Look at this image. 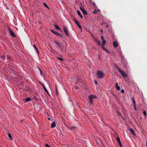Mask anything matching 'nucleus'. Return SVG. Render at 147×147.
Returning a JSON list of instances; mask_svg holds the SVG:
<instances>
[{"label": "nucleus", "instance_id": "8fccbe9b", "mask_svg": "<svg viewBox=\"0 0 147 147\" xmlns=\"http://www.w3.org/2000/svg\"><path fill=\"white\" fill-rule=\"evenodd\" d=\"M97 10H98V11H100V10L99 9H98Z\"/></svg>", "mask_w": 147, "mask_h": 147}, {"label": "nucleus", "instance_id": "c85d7f7f", "mask_svg": "<svg viewBox=\"0 0 147 147\" xmlns=\"http://www.w3.org/2000/svg\"><path fill=\"white\" fill-rule=\"evenodd\" d=\"M44 5L46 7L49 8L48 6H47V4L45 3H43Z\"/></svg>", "mask_w": 147, "mask_h": 147}, {"label": "nucleus", "instance_id": "dca6fc26", "mask_svg": "<svg viewBox=\"0 0 147 147\" xmlns=\"http://www.w3.org/2000/svg\"><path fill=\"white\" fill-rule=\"evenodd\" d=\"M115 87L118 90H119L120 89V88L119 86H118V83H117L115 85Z\"/></svg>", "mask_w": 147, "mask_h": 147}, {"label": "nucleus", "instance_id": "ea45409f", "mask_svg": "<svg viewBox=\"0 0 147 147\" xmlns=\"http://www.w3.org/2000/svg\"><path fill=\"white\" fill-rule=\"evenodd\" d=\"M104 50V51H105V50H106V49H106L105 48V47H103V49H102Z\"/></svg>", "mask_w": 147, "mask_h": 147}, {"label": "nucleus", "instance_id": "5701e85b", "mask_svg": "<svg viewBox=\"0 0 147 147\" xmlns=\"http://www.w3.org/2000/svg\"><path fill=\"white\" fill-rule=\"evenodd\" d=\"M116 139L117 140V141L118 143L121 142L120 139L119 137H117L116 138Z\"/></svg>", "mask_w": 147, "mask_h": 147}, {"label": "nucleus", "instance_id": "864d4df0", "mask_svg": "<svg viewBox=\"0 0 147 147\" xmlns=\"http://www.w3.org/2000/svg\"><path fill=\"white\" fill-rule=\"evenodd\" d=\"M68 147V146H67V147Z\"/></svg>", "mask_w": 147, "mask_h": 147}, {"label": "nucleus", "instance_id": "c9c22d12", "mask_svg": "<svg viewBox=\"0 0 147 147\" xmlns=\"http://www.w3.org/2000/svg\"><path fill=\"white\" fill-rule=\"evenodd\" d=\"M39 69V71H40V74L41 75L42 74V70L39 68H38Z\"/></svg>", "mask_w": 147, "mask_h": 147}, {"label": "nucleus", "instance_id": "b1692460", "mask_svg": "<svg viewBox=\"0 0 147 147\" xmlns=\"http://www.w3.org/2000/svg\"><path fill=\"white\" fill-rule=\"evenodd\" d=\"M106 41L104 39H103L102 40V45H105L106 43Z\"/></svg>", "mask_w": 147, "mask_h": 147}, {"label": "nucleus", "instance_id": "9d476101", "mask_svg": "<svg viewBox=\"0 0 147 147\" xmlns=\"http://www.w3.org/2000/svg\"><path fill=\"white\" fill-rule=\"evenodd\" d=\"M113 45L114 47L115 48L117 47L118 45V43L117 41H113Z\"/></svg>", "mask_w": 147, "mask_h": 147}, {"label": "nucleus", "instance_id": "6e6552de", "mask_svg": "<svg viewBox=\"0 0 147 147\" xmlns=\"http://www.w3.org/2000/svg\"><path fill=\"white\" fill-rule=\"evenodd\" d=\"M66 48H67V45H66V47L65 48L64 47H60L59 48H60L61 51L65 53L66 50Z\"/></svg>", "mask_w": 147, "mask_h": 147}, {"label": "nucleus", "instance_id": "de8ad7c7", "mask_svg": "<svg viewBox=\"0 0 147 147\" xmlns=\"http://www.w3.org/2000/svg\"><path fill=\"white\" fill-rule=\"evenodd\" d=\"M146 147H147V142H146Z\"/></svg>", "mask_w": 147, "mask_h": 147}, {"label": "nucleus", "instance_id": "473e14b6", "mask_svg": "<svg viewBox=\"0 0 147 147\" xmlns=\"http://www.w3.org/2000/svg\"><path fill=\"white\" fill-rule=\"evenodd\" d=\"M77 26L80 29H82V26H80V24L78 25Z\"/></svg>", "mask_w": 147, "mask_h": 147}, {"label": "nucleus", "instance_id": "09e8293b", "mask_svg": "<svg viewBox=\"0 0 147 147\" xmlns=\"http://www.w3.org/2000/svg\"><path fill=\"white\" fill-rule=\"evenodd\" d=\"M34 98H35L36 100V96H34Z\"/></svg>", "mask_w": 147, "mask_h": 147}, {"label": "nucleus", "instance_id": "c03bdc74", "mask_svg": "<svg viewBox=\"0 0 147 147\" xmlns=\"http://www.w3.org/2000/svg\"><path fill=\"white\" fill-rule=\"evenodd\" d=\"M101 38L102 39V40H103V39H104L103 36H102Z\"/></svg>", "mask_w": 147, "mask_h": 147}, {"label": "nucleus", "instance_id": "f257e3e1", "mask_svg": "<svg viewBox=\"0 0 147 147\" xmlns=\"http://www.w3.org/2000/svg\"><path fill=\"white\" fill-rule=\"evenodd\" d=\"M97 76L99 78H103L104 76V73L101 71L98 70L96 73Z\"/></svg>", "mask_w": 147, "mask_h": 147}, {"label": "nucleus", "instance_id": "aec40b11", "mask_svg": "<svg viewBox=\"0 0 147 147\" xmlns=\"http://www.w3.org/2000/svg\"><path fill=\"white\" fill-rule=\"evenodd\" d=\"M30 98L29 97H27L26 98H25V102H27L30 101Z\"/></svg>", "mask_w": 147, "mask_h": 147}, {"label": "nucleus", "instance_id": "f3484780", "mask_svg": "<svg viewBox=\"0 0 147 147\" xmlns=\"http://www.w3.org/2000/svg\"><path fill=\"white\" fill-rule=\"evenodd\" d=\"M69 128L70 130H73L77 128V127L74 126H71L69 127Z\"/></svg>", "mask_w": 147, "mask_h": 147}, {"label": "nucleus", "instance_id": "20e7f679", "mask_svg": "<svg viewBox=\"0 0 147 147\" xmlns=\"http://www.w3.org/2000/svg\"><path fill=\"white\" fill-rule=\"evenodd\" d=\"M63 29L64 32L66 34V35L67 36H69V34H68V29L67 28L66 26H63Z\"/></svg>", "mask_w": 147, "mask_h": 147}, {"label": "nucleus", "instance_id": "423d86ee", "mask_svg": "<svg viewBox=\"0 0 147 147\" xmlns=\"http://www.w3.org/2000/svg\"><path fill=\"white\" fill-rule=\"evenodd\" d=\"M93 39L94 40L95 42H96V43L99 45H101V44L100 43V42L98 38H96V37H93Z\"/></svg>", "mask_w": 147, "mask_h": 147}, {"label": "nucleus", "instance_id": "bb28decb", "mask_svg": "<svg viewBox=\"0 0 147 147\" xmlns=\"http://www.w3.org/2000/svg\"><path fill=\"white\" fill-rule=\"evenodd\" d=\"M5 57H6V56H5V55H3L0 56V57L1 58H2L3 59Z\"/></svg>", "mask_w": 147, "mask_h": 147}, {"label": "nucleus", "instance_id": "c756f323", "mask_svg": "<svg viewBox=\"0 0 147 147\" xmlns=\"http://www.w3.org/2000/svg\"><path fill=\"white\" fill-rule=\"evenodd\" d=\"M143 113L145 116H146V111H143Z\"/></svg>", "mask_w": 147, "mask_h": 147}, {"label": "nucleus", "instance_id": "f704fd0d", "mask_svg": "<svg viewBox=\"0 0 147 147\" xmlns=\"http://www.w3.org/2000/svg\"><path fill=\"white\" fill-rule=\"evenodd\" d=\"M119 145V146L120 147H122V145L121 144V142L118 143Z\"/></svg>", "mask_w": 147, "mask_h": 147}, {"label": "nucleus", "instance_id": "4468645a", "mask_svg": "<svg viewBox=\"0 0 147 147\" xmlns=\"http://www.w3.org/2000/svg\"><path fill=\"white\" fill-rule=\"evenodd\" d=\"M56 126V123L55 121L53 122L51 124V128H53Z\"/></svg>", "mask_w": 147, "mask_h": 147}, {"label": "nucleus", "instance_id": "9b49d317", "mask_svg": "<svg viewBox=\"0 0 147 147\" xmlns=\"http://www.w3.org/2000/svg\"><path fill=\"white\" fill-rule=\"evenodd\" d=\"M54 42L57 45L58 47H61V45L56 40H55L54 41Z\"/></svg>", "mask_w": 147, "mask_h": 147}, {"label": "nucleus", "instance_id": "ddd939ff", "mask_svg": "<svg viewBox=\"0 0 147 147\" xmlns=\"http://www.w3.org/2000/svg\"><path fill=\"white\" fill-rule=\"evenodd\" d=\"M129 130L130 131V132L132 133V135L133 136H135V134L134 132V130L132 128L129 129Z\"/></svg>", "mask_w": 147, "mask_h": 147}, {"label": "nucleus", "instance_id": "a211bd4d", "mask_svg": "<svg viewBox=\"0 0 147 147\" xmlns=\"http://www.w3.org/2000/svg\"><path fill=\"white\" fill-rule=\"evenodd\" d=\"M77 13L80 16V17L81 18H83V16L81 14L80 11L79 10H77Z\"/></svg>", "mask_w": 147, "mask_h": 147}, {"label": "nucleus", "instance_id": "a18cd8bd", "mask_svg": "<svg viewBox=\"0 0 147 147\" xmlns=\"http://www.w3.org/2000/svg\"><path fill=\"white\" fill-rule=\"evenodd\" d=\"M88 32H89L90 33V34L91 36H92V34L91 32L90 31H89Z\"/></svg>", "mask_w": 147, "mask_h": 147}, {"label": "nucleus", "instance_id": "1a4fd4ad", "mask_svg": "<svg viewBox=\"0 0 147 147\" xmlns=\"http://www.w3.org/2000/svg\"><path fill=\"white\" fill-rule=\"evenodd\" d=\"M80 9L82 11V12L83 13V14L84 15H87V13L86 10L83 8L82 7H80Z\"/></svg>", "mask_w": 147, "mask_h": 147}, {"label": "nucleus", "instance_id": "f03ea898", "mask_svg": "<svg viewBox=\"0 0 147 147\" xmlns=\"http://www.w3.org/2000/svg\"><path fill=\"white\" fill-rule=\"evenodd\" d=\"M116 67L117 68V69L119 72L121 74L123 77L126 78L127 77V75L123 71L121 70L117 66H116Z\"/></svg>", "mask_w": 147, "mask_h": 147}, {"label": "nucleus", "instance_id": "e433bc0d", "mask_svg": "<svg viewBox=\"0 0 147 147\" xmlns=\"http://www.w3.org/2000/svg\"><path fill=\"white\" fill-rule=\"evenodd\" d=\"M121 91L122 93H123L124 92V90L123 89L121 90Z\"/></svg>", "mask_w": 147, "mask_h": 147}, {"label": "nucleus", "instance_id": "4be33fe9", "mask_svg": "<svg viewBox=\"0 0 147 147\" xmlns=\"http://www.w3.org/2000/svg\"><path fill=\"white\" fill-rule=\"evenodd\" d=\"M33 47H34V49H35L37 51L38 53V49L36 47V46L34 45H33Z\"/></svg>", "mask_w": 147, "mask_h": 147}, {"label": "nucleus", "instance_id": "a19ab883", "mask_svg": "<svg viewBox=\"0 0 147 147\" xmlns=\"http://www.w3.org/2000/svg\"><path fill=\"white\" fill-rule=\"evenodd\" d=\"M92 4L94 6H96V5L95 4V3L94 2H92Z\"/></svg>", "mask_w": 147, "mask_h": 147}, {"label": "nucleus", "instance_id": "0eeeda50", "mask_svg": "<svg viewBox=\"0 0 147 147\" xmlns=\"http://www.w3.org/2000/svg\"><path fill=\"white\" fill-rule=\"evenodd\" d=\"M8 30L11 36L13 37H16V36L11 30L9 28H8Z\"/></svg>", "mask_w": 147, "mask_h": 147}, {"label": "nucleus", "instance_id": "f8f14e48", "mask_svg": "<svg viewBox=\"0 0 147 147\" xmlns=\"http://www.w3.org/2000/svg\"><path fill=\"white\" fill-rule=\"evenodd\" d=\"M41 85H42L43 88L45 90V91L48 94H49V92H48L47 90V89L46 88L45 86V85H44V84L43 83H42V84H41Z\"/></svg>", "mask_w": 147, "mask_h": 147}, {"label": "nucleus", "instance_id": "393cba45", "mask_svg": "<svg viewBox=\"0 0 147 147\" xmlns=\"http://www.w3.org/2000/svg\"><path fill=\"white\" fill-rule=\"evenodd\" d=\"M74 20L75 23L77 26L79 24V22L77 21L75 18L74 19Z\"/></svg>", "mask_w": 147, "mask_h": 147}, {"label": "nucleus", "instance_id": "412c9836", "mask_svg": "<svg viewBox=\"0 0 147 147\" xmlns=\"http://www.w3.org/2000/svg\"><path fill=\"white\" fill-rule=\"evenodd\" d=\"M8 137L10 138V140H11L12 139V138L11 135L10 133H9L8 134Z\"/></svg>", "mask_w": 147, "mask_h": 147}, {"label": "nucleus", "instance_id": "49530a36", "mask_svg": "<svg viewBox=\"0 0 147 147\" xmlns=\"http://www.w3.org/2000/svg\"><path fill=\"white\" fill-rule=\"evenodd\" d=\"M48 119L49 120H51V119H50V118H49V117H48Z\"/></svg>", "mask_w": 147, "mask_h": 147}, {"label": "nucleus", "instance_id": "6ab92c4d", "mask_svg": "<svg viewBox=\"0 0 147 147\" xmlns=\"http://www.w3.org/2000/svg\"><path fill=\"white\" fill-rule=\"evenodd\" d=\"M54 26L56 29L58 30H60V29L59 26L57 25L54 24Z\"/></svg>", "mask_w": 147, "mask_h": 147}, {"label": "nucleus", "instance_id": "39448f33", "mask_svg": "<svg viewBox=\"0 0 147 147\" xmlns=\"http://www.w3.org/2000/svg\"><path fill=\"white\" fill-rule=\"evenodd\" d=\"M131 99L133 103L134 110L136 111L137 110L136 107V102L134 98V97H132L131 98Z\"/></svg>", "mask_w": 147, "mask_h": 147}, {"label": "nucleus", "instance_id": "4c0bfd02", "mask_svg": "<svg viewBox=\"0 0 147 147\" xmlns=\"http://www.w3.org/2000/svg\"><path fill=\"white\" fill-rule=\"evenodd\" d=\"M100 46H101V47H102V49H103V47H104V46H105V45H100Z\"/></svg>", "mask_w": 147, "mask_h": 147}, {"label": "nucleus", "instance_id": "cd10ccee", "mask_svg": "<svg viewBox=\"0 0 147 147\" xmlns=\"http://www.w3.org/2000/svg\"><path fill=\"white\" fill-rule=\"evenodd\" d=\"M57 59L61 61H63V59L61 57H57Z\"/></svg>", "mask_w": 147, "mask_h": 147}, {"label": "nucleus", "instance_id": "72a5a7b5", "mask_svg": "<svg viewBox=\"0 0 147 147\" xmlns=\"http://www.w3.org/2000/svg\"><path fill=\"white\" fill-rule=\"evenodd\" d=\"M45 146L46 147H51L48 144H45Z\"/></svg>", "mask_w": 147, "mask_h": 147}, {"label": "nucleus", "instance_id": "58836bf2", "mask_svg": "<svg viewBox=\"0 0 147 147\" xmlns=\"http://www.w3.org/2000/svg\"><path fill=\"white\" fill-rule=\"evenodd\" d=\"M94 82L96 84H97V82L96 80H94Z\"/></svg>", "mask_w": 147, "mask_h": 147}, {"label": "nucleus", "instance_id": "2eb2a0df", "mask_svg": "<svg viewBox=\"0 0 147 147\" xmlns=\"http://www.w3.org/2000/svg\"><path fill=\"white\" fill-rule=\"evenodd\" d=\"M51 31L57 36L59 35V33L56 31H54L52 30H51Z\"/></svg>", "mask_w": 147, "mask_h": 147}, {"label": "nucleus", "instance_id": "2f4dec72", "mask_svg": "<svg viewBox=\"0 0 147 147\" xmlns=\"http://www.w3.org/2000/svg\"><path fill=\"white\" fill-rule=\"evenodd\" d=\"M55 91H56V92L57 94V95L58 94V93H57V88L56 86H55Z\"/></svg>", "mask_w": 147, "mask_h": 147}, {"label": "nucleus", "instance_id": "79ce46f5", "mask_svg": "<svg viewBox=\"0 0 147 147\" xmlns=\"http://www.w3.org/2000/svg\"><path fill=\"white\" fill-rule=\"evenodd\" d=\"M59 36L61 37H63L62 36V35L60 33H59Z\"/></svg>", "mask_w": 147, "mask_h": 147}, {"label": "nucleus", "instance_id": "7c9ffc66", "mask_svg": "<svg viewBox=\"0 0 147 147\" xmlns=\"http://www.w3.org/2000/svg\"><path fill=\"white\" fill-rule=\"evenodd\" d=\"M11 57L8 56H7V59L8 60V61H10L11 60Z\"/></svg>", "mask_w": 147, "mask_h": 147}, {"label": "nucleus", "instance_id": "37998d69", "mask_svg": "<svg viewBox=\"0 0 147 147\" xmlns=\"http://www.w3.org/2000/svg\"><path fill=\"white\" fill-rule=\"evenodd\" d=\"M105 51H106L108 53H110L109 52V51L107 49H106V50H105Z\"/></svg>", "mask_w": 147, "mask_h": 147}, {"label": "nucleus", "instance_id": "603ef678", "mask_svg": "<svg viewBox=\"0 0 147 147\" xmlns=\"http://www.w3.org/2000/svg\"><path fill=\"white\" fill-rule=\"evenodd\" d=\"M100 31H101V32H102V30H100Z\"/></svg>", "mask_w": 147, "mask_h": 147}, {"label": "nucleus", "instance_id": "3c124183", "mask_svg": "<svg viewBox=\"0 0 147 147\" xmlns=\"http://www.w3.org/2000/svg\"><path fill=\"white\" fill-rule=\"evenodd\" d=\"M108 25H107V26H106V27H108Z\"/></svg>", "mask_w": 147, "mask_h": 147}, {"label": "nucleus", "instance_id": "a878e982", "mask_svg": "<svg viewBox=\"0 0 147 147\" xmlns=\"http://www.w3.org/2000/svg\"><path fill=\"white\" fill-rule=\"evenodd\" d=\"M98 12V10L97 9H95L93 12V14H96Z\"/></svg>", "mask_w": 147, "mask_h": 147}, {"label": "nucleus", "instance_id": "7ed1b4c3", "mask_svg": "<svg viewBox=\"0 0 147 147\" xmlns=\"http://www.w3.org/2000/svg\"><path fill=\"white\" fill-rule=\"evenodd\" d=\"M96 96L93 95H90L88 96V99H89L90 104H92L93 103V99L96 98Z\"/></svg>", "mask_w": 147, "mask_h": 147}]
</instances>
